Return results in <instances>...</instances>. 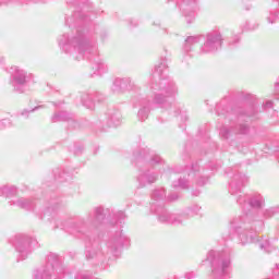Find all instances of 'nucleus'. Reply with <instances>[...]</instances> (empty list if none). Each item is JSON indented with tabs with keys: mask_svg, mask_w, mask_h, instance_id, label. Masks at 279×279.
<instances>
[{
	"mask_svg": "<svg viewBox=\"0 0 279 279\" xmlns=\"http://www.w3.org/2000/svg\"><path fill=\"white\" fill-rule=\"evenodd\" d=\"M69 8H74V14L72 17L65 19V25L74 27V34H63L59 37V47L64 53L73 56L75 60H84V58H90L92 56V69L94 75H104L108 73V64L102 61L98 56L97 39L93 37V34L88 29L80 26V23L84 21L83 12H88L93 4L88 0H69Z\"/></svg>",
	"mask_w": 279,
	"mask_h": 279,
	"instance_id": "nucleus-1",
	"label": "nucleus"
},
{
	"mask_svg": "<svg viewBox=\"0 0 279 279\" xmlns=\"http://www.w3.org/2000/svg\"><path fill=\"white\" fill-rule=\"evenodd\" d=\"M167 59H161L153 72V81L148 84V95L137 97L135 105L140 106L137 112L138 121H147L149 119V112H151V104L159 106L171 114L178 117L182 114V109L177 104H170L167 101L169 97H175L178 95V86L175 82L169 76H165L167 72Z\"/></svg>",
	"mask_w": 279,
	"mask_h": 279,
	"instance_id": "nucleus-2",
	"label": "nucleus"
},
{
	"mask_svg": "<svg viewBox=\"0 0 279 279\" xmlns=\"http://www.w3.org/2000/svg\"><path fill=\"white\" fill-rule=\"evenodd\" d=\"M56 210L49 207L44 211L43 219L47 221H56V223H61L60 228L69 232V234H77L78 236H86L88 232H92L94 228L99 226L106 215L104 214V207H96L94 211H90L86 218H80L76 221L65 220L64 222L56 219Z\"/></svg>",
	"mask_w": 279,
	"mask_h": 279,
	"instance_id": "nucleus-3",
	"label": "nucleus"
},
{
	"mask_svg": "<svg viewBox=\"0 0 279 279\" xmlns=\"http://www.w3.org/2000/svg\"><path fill=\"white\" fill-rule=\"evenodd\" d=\"M234 232H236L241 245H250L256 241V233L252 229V217L247 214L230 221L223 233L225 239H233Z\"/></svg>",
	"mask_w": 279,
	"mask_h": 279,
	"instance_id": "nucleus-4",
	"label": "nucleus"
},
{
	"mask_svg": "<svg viewBox=\"0 0 279 279\" xmlns=\"http://www.w3.org/2000/svg\"><path fill=\"white\" fill-rule=\"evenodd\" d=\"M207 260L211 265V274L214 279H229L230 278V251H209Z\"/></svg>",
	"mask_w": 279,
	"mask_h": 279,
	"instance_id": "nucleus-5",
	"label": "nucleus"
},
{
	"mask_svg": "<svg viewBox=\"0 0 279 279\" xmlns=\"http://www.w3.org/2000/svg\"><path fill=\"white\" fill-rule=\"evenodd\" d=\"M66 274V267L64 264L60 263L58 255L51 253L47 257V263L41 266L34 274L35 279H51V278H62Z\"/></svg>",
	"mask_w": 279,
	"mask_h": 279,
	"instance_id": "nucleus-6",
	"label": "nucleus"
},
{
	"mask_svg": "<svg viewBox=\"0 0 279 279\" xmlns=\"http://www.w3.org/2000/svg\"><path fill=\"white\" fill-rule=\"evenodd\" d=\"M36 245V240L29 238L25 234H17L14 238L13 246L15 252H17V262L25 260L29 254H32V250Z\"/></svg>",
	"mask_w": 279,
	"mask_h": 279,
	"instance_id": "nucleus-7",
	"label": "nucleus"
},
{
	"mask_svg": "<svg viewBox=\"0 0 279 279\" xmlns=\"http://www.w3.org/2000/svg\"><path fill=\"white\" fill-rule=\"evenodd\" d=\"M11 73V84L16 93H23L25 85L29 80V75H27V71L13 65L10 69Z\"/></svg>",
	"mask_w": 279,
	"mask_h": 279,
	"instance_id": "nucleus-8",
	"label": "nucleus"
},
{
	"mask_svg": "<svg viewBox=\"0 0 279 279\" xmlns=\"http://www.w3.org/2000/svg\"><path fill=\"white\" fill-rule=\"evenodd\" d=\"M223 45L221 33L215 31L207 34L206 41L201 48L202 53H215Z\"/></svg>",
	"mask_w": 279,
	"mask_h": 279,
	"instance_id": "nucleus-9",
	"label": "nucleus"
},
{
	"mask_svg": "<svg viewBox=\"0 0 279 279\" xmlns=\"http://www.w3.org/2000/svg\"><path fill=\"white\" fill-rule=\"evenodd\" d=\"M128 243H130L128 235L123 234V231H118L114 236L107 242L108 254L117 258L119 256V250H121L123 245H128Z\"/></svg>",
	"mask_w": 279,
	"mask_h": 279,
	"instance_id": "nucleus-10",
	"label": "nucleus"
},
{
	"mask_svg": "<svg viewBox=\"0 0 279 279\" xmlns=\"http://www.w3.org/2000/svg\"><path fill=\"white\" fill-rule=\"evenodd\" d=\"M236 203L243 208L250 206L251 208H263L265 206V198L260 194H240L236 198Z\"/></svg>",
	"mask_w": 279,
	"mask_h": 279,
	"instance_id": "nucleus-11",
	"label": "nucleus"
},
{
	"mask_svg": "<svg viewBox=\"0 0 279 279\" xmlns=\"http://www.w3.org/2000/svg\"><path fill=\"white\" fill-rule=\"evenodd\" d=\"M112 93H124V90H132L133 93H138L141 90V87L136 85V83L130 78H116L113 81V84L111 86Z\"/></svg>",
	"mask_w": 279,
	"mask_h": 279,
	"instance_id": "nucleus-12",
	"label": "nucleus"
},
{
	"mask_svg": "<svg viewBox=\"0 0 279 279\" xmlns=\"http://www.w3.org/2000/svg\"><path fill=\"white\" fill-rule=\"evenodd\" d=\"M133 160H145L148 165H165L162 157L156 155L149 148H141L137 153H133Z\"/></svg>",
	"mask_w": 279,
	"mask_h": 279,
	"instance_id": "nucleus-13",
	"label": "nucleus"
},
{
	"mask_svg": "<svg viewBox=\"0 0 279 279\" xmlns=\"http://www.w3.org/2000/svg\"><path fill=\"white\" fill-rule=\"evenodd\" d=\"M208 170L199 167V163L195 162L192 165L189 172L190 180H194L197 186H204L208 182Z\"/></svg>",
	"mask_w": 279,
	"mask_h": 279,
	"instance_id": "nucleus-14",
	"label": "nucleus"
},
{
	"mask_svg": "<svg viewBox=\"0 0 279 279\" xmlns=\"http://www.w3.org/2000/svg\"><path fill=\"white\" fill-rule=\"evenodd\" d=\"M93 98L95 99V101H98V104H101V101L106 100V96H104V94L96 92L94 94H86V93H81L78 95V99L81 100L82 106H84V108H87V110H95V101L93 100Z\"/></svg>",
	"mask_w": 279,
	"mask_h": 279,
	"instance_id": "nucleus-15",
	"label": "nucleus"
},
{
	"mask_svg": "<svg viewBox=\"0 0 279 279\" xmlns=\"http://www.w3.org/2000/svg\"><path fill=\"white\" fill-rule=\"evenodd\" d=\"M159 174L154 169H148L141 171L137 175V182L141 186V189H144V186H149V184H155V182L158 181Z\"/></svg>",
	"mask_w": 279,
	"mask_h": 279,
	"instance_id": "nucleus-16",
	"label": "nucleus"
},
{
	"mask_svg": "<svg viewBox=\"0 0 279 279\" xmlns=\"http://www.w3.org/2000/svg\"><path fill=\"white\" fill-rule=\"evenodd\" d=\"M150 213L153 215H156L157 220L159 223H170L171 217L173 214L169 213L167 208H165V205H156L154 204L153 207H150Z\"/></svg>",
	"mask_w": 279,
	"mask_h": 279,
	"instance_id": "nucleus-17",
	"label": "nucleus"
},
{
	"mask_svg": "<svg viewBox=\"0 0 279 279\" xmlns=\"http://www.w3.org/2000/svg\"><path fill=\"white\" fill-rule=\"evenodd\" d=\"M248 180L250 179L245 174H234L230 182L229 193L238 195V193H241V189L247 184Z\"/></svg>",
	"mask_w": 279,
	"mask_h": 279,
	"instance_id": "nucleus-18",
	"label": "nucleus"
},
{
	"mask_svg": "<svg viewBox=\"0 0 279 279\" xmlns=\"http://www.w3.org/2000/svg\"><path fill=\"white\" fill-rule=\"evenodd\" d=\"M62 121H68L71 130H75V128H77L78 125L77 121L73 119V116L66 111L54 112L53 116L51 117L52 123H60Z\"/></svg>",
	"mask_w": 279,
	"mask_h": 279,
	"instance_id": "nucleus-19",
	"label": "nucleus"
},
{
	"mask_svg": "<svg viewBox=\"0 0 279 279\" xmlns=\"http://www.w3.org/2000/svg\"><path fill=\"white\" fill-rule=\"evenodd\" d=\"M247 132H250V126H247L246 124H240L235 129H228L223 126L220 130V136H222V138H230L233 136V134H247Z\"/></svg>",
	"mask_w": 279,
	"mask_h": 279,
	"instance_id": "nucleus-20",
	"label": "nucleus"
},
{
	"mask_svg": "<svg viewBox=\"0 0 279 279\" xmlns=\"http://www.w3.org/2000/svg\"><path fill=\"white\" fill-rule=\"evenodd\" d=\"M150 208L155 206H165V201L167 199V190L165 187H157L153 191L151 195Z\"/></svg>",
	"mask_w": 279,
	"mask_h": 279,
	"instance_id": "nucleus-21",
	"label": "nucleus"
},
{
	"mask_svg": "<svg viewBox=\"0 0 279 279\" xmlns=\"http://www.w3.org/2000/svg\"><path fill=\"white\" fill-rule=\"evenodd\" d=\"M9 204L10 206H16L17 208H22V210H34V207L36 206L34 201H32V198H25V197L10 201Z\"/></svg>",
	"mask_w": 279,
	"mask_h": 279,
	"instance_id": "nucleus-22",
	"label": "nucleus"
},
{
	"mask_svg": "<svg viewBox=\"0 0 279 279\" xmlns=\"http://www.w3.org/2000/svg\"><path fill=\"white\" fill-rule=\"evenodd\" d=\"M107 124L109 128H119L121 125V111L117 109L109 110L107 113Z\"/></svg>",
	"mask_w": 279,
	"mask_h": 279,
	"instance_id": "nucleus-23",
	"label": "nucleus"
},
{
	"mask_svg": "<svg viewBox=\"0 0 279 279\" xmlns=\"http://www.w3.org/2000/svg\"><path fill=\"white\" fill-rule=\"evenodd\" d=\"M85 257L87 260H101L104 258V253L101 252V248L99 246L93 245L89 248H86L85 251Z\"/></svg>",
	"mask_w": 279,
	"mask_h": 279,
	"instance_id": "nucleus-24",
	"label": "nucleus"
},
{
	"mask_svg": "<svg viewBox=\"0 0 279 279\" xmlns=\"http://www.w3.org/2000/svg\"><path fill=\"white\" fill-rule=\"evenodd\" d=\"M202 40V36L199 35H195V36H189L183 45V50L189 53V51H192L193 47H195V45H199Z\"/></svg>",
	"mask_w": 279,
	"mask_h": 279,
	"instance_id": "nucleus-25",
	"label": "nucleus"
},
{
	"mask_svg": "<svg viewBox=\"0 0 279 279\" xmlns=\"http://www.w3.org/2000/svg\"><path fill=\"white\" fill-rule=\"evenodd\" d=\"M183 213H184V216L187 219H191L193 217H197V215H202V206H199L197 204L191 205L187 208H185L183 210Z\"/></svg>",
	"mask_w": 279,
	"mask_h": 279,
	"instance_id": "nucleus-26",
	"label": "nucleus"
},
{
	"mask_svg": "<svg viewBox=\"0 0 279 279\" xmlns=\"http://www.w3.org/2000/svg\"><path fill=\"white\" fill-rule=\"evenodd\" d=\"M278 3L276 7H274L268 15L266 16V21L267 23H269V25H274V23H278L279 22V0H277Z\"/></svg>",
	"mask_w": 279,
	"mask_h": 279,
	"instance_id": "nucleus-27",
	"label": "nucleus"
},
{
	"mask_svg": "<svg viewBox=\"0 0 279 279\" xmlns=\"http://www.w3.org/2000/svg\"><path fill=\"white\" fill-rule=\"evenodd\" d=\"M19 193V189L14 185H3L0 187L1 197H14Z\"/></svg>",
	"mask_w": 279,
	"mask_h": 279,
	"instance_id": "nucleus-28",
	"label": "nucleus"
},
{
	"mask_svg": "<svg viewBox=\"0 0 279 279\" xmlns=\"http://www.w3.org/2000/svg\"><path fill=\"white\" fill-rule=\"evenodd\" d=\"M186 216L184 215V211L181 214H172L171 219H170V226H182L186 221Z\"/></svg>",
	"mask_w": 279,
	"mask_h": 279,
	"instance_id": "nucleus-29",
	"label": "nucleus"
},
{
	"mask_svg": "<svg viewBox=\"0 0 279 279\" xmlns=\"http://www.w3.org/2000/svg\"><path fill=\"white\" fill-rule=\"evenodd\" d=\"M172 186H173V189L186 190V189H189V181L186 179H182V177H180L177 181L172 182Z\"/></svg>",
	"mask_w": 279,
	"mask_h": 279,
	"instance_id": "nucleus-30",
	"label": "nucleus"
},
{
	"mask_svg": "<svg viewBox=\"0 0 279 279\" xmlns=\"http://www.w3.org/2000/svg\"><path fill=\"white\" fill-rule=\"evenodd\" d=\"M259 247H260V250H264V252H266L267 254H271V252H274V250H276V247H274V245H271L269 240H265L264 242H260Z\"/></svg>",
	"mask_w": 279,
	"mask_h": 279,
	"instance_id": "nucleus-31",
	"label": "nucleus"
},
{
	"mask_svg": "<svg viewBox=\"0 0 279 279\" xmlns=\"http://www.w3.org/2000/svg\"><path fill=\"white\" fill-rule=\"evenodd\" d=\"M278 214H279V207H270L264 211V217L266 219H269L274 217V215H278Z\"/></svg>",
	"mask_w": 279,
	"mask_h": 279,
	"instance_id": "nucleus-32",
	"label": "nucleus"
},
{
	"mask_svg": "<svg viewBox=\"0 0 279 279\" xmlns=\"http://www.w3.org/2000/svg\"><path fill=\"white\" fill-rule=\"evenodd\" d=\"M5 128H12V120L11 119L0 120V130H3Z\"/></svg>",
	"mask_w": 279,
	"mask_h": 279,
	"instance_id": "nucleus-33",
	"label": "nucleus"
},
{
	"mask_svg": "<svg viewBox=\"0 0 279 279\" xmlns=\"http://www.w3.org/2000/svg\"><path fill=\"white\" fill-rule=\"evenodd\" d=\"M241 43V37L239 35L233 36L232 40L229 41V47H236Z\"/></svg>",
	"mask_w": 279,
	"mask_h": 279,
	"instance_id": "nucleus-34",
	"label": "nucleus"
},
{
	"mask_svg": "<svg viewBox=\"0 0 279 279\" xmlns=\"http://www.w3.org/2000/svg\"><path fill=\"white\" fill-rule=\"evenodd\" d=\"M74 279H90V276H88L86 272H76L74 275Z\"/></svg>",
	"mask_w": 279,
	"mask_h": 279,
	"instance_id": "nucleus-35",
	"label": "nucleus"
},
{
	"mask_svg": "<svg viewBox=\"0 0 279 279\" xmlns=\"http://www.w3.org/2000/svg\"><path fill=\"white\" fill-rule=\"evenodd\" d=\"M126 217H128V216H125V213H124V211H118V213L116 214V219H118V221H120V223H121V221H123V219H126Z\"/></svg>",
	"mask_w": 279,
	"mask_h": 279,
	"instance_id": "nucleus-36",
	"label": "nucleus"
},
{
	"mask_svg": "<svg viewBox=\"0 0 279 279\" xmlns=\"http://www.w3.org/2000/svg\"><path fill=\"white\" fill-rule=\"evenodd\" d=\"M271 108H274V101H271V100H267V101L263 105V109H264V110H269V109H271Z\"/></svg>",
	"mask_w": 279,
	"mask_h": 279,
	"instance_id": "nucleus-37",
	"label": "nucleus"
},
{
	"mask_svg": "<svg viewBox=\"0 0 279 279\" xmlns=\"http://www.w3.org/2000/svg\"><path fill=\"white\" fill-rule=\"evenodd\" d=\"M56 179L59 180V182L66 181V173L62 172V174L56 175Z\"/></svg>",
	"mask_w": 279,
	"mask_h": 279,
	"instance_id": "nucleus-38",
	"label": "nucleus"
},
{
	"mask_svg": "<svg viewBox=\"0 0 279 279\" xmlns=\"http://www.w3.org/2000/svg\"><path fill=\"white\" fill-rule=\"evenodd\" d=\"M178 197H180V196H178V194H170V195H168L167 199H168V202H175V199H178Z\"/></svg>",
	"mask_w": 279,
	"mask_h": 279,
	"instance_id": "nucleus-39",
	"label": "nucleus"
},
{
	"mask_svg": "<svg viewBox=\"0 0 279 279\" xmlns=\"http://www.w3.org/2000/svg\"><path fill=\"white\" fill-rule=\"evenodd\" d=\"M272 276H279V264H276L272 268Z\"/></svg>",
	"mask_w": 279,
	"mask_h": 279,
	"instance_id": "nucleus-40",
	"label": "nucleus"
},
{
	"mask_svg": "<svg viewBox=\"0 0 279 279\" xmlns=\"http://www.w3.org/2000/svg\"><path fill=\"white\" fill-rule=\"evenodd\" d=\"M184 278L185 279H193V278H195V272H187V274L184 275Z\"/></svg>",
	"mask_w": 279,
	"mask_h": 279,
	"instance_id": "nucleus-41",
	"label": "nucleus"
},
{
	"mask_svg": "<svg viewBox=\"0 0 279 279\" xmlns=\"http://www.w3.org/2000/svg\"><path fill=\"white\" fill-rule=\"evenodd\" d=\"M20 1H22V3H26V4H28V3H36L35 0H20Z\"/></svg>",
	"mask_w": 279,
	"mask_h": 279,
	"instance_id": "nucleus-42",
	"label": "nucleus"
},
{
	"mask_svg": "<svg viewBox=\"0 0 279 279\" xmlns=\"http://www.w3.org/2000/svg\"><path fill=\"white\" fill-rule=\"evenodd\" d=\"M10 3V0H0V5H8Z\"/></svg>",
	"mask_w": 279,
	"mask_h": 279,
	"instance_id": "nucleus-43",
	"label": "nucleus"
},
{
	"mask_svg": "<svg viewBox=\"0 0 279 279\" xmlns=\"http://www.w3.org/2000/svg\"><path fill=\"white\" fill-rule=\"evenodd\" d=\"M199 190H195L192 192V195H194V197H197L199 195Z\"/></svg>",
	"mask_w": 279,
	"mask_h": 279,
	"instance_id": "nucleus-44",
	"label": "nucleus"
},
{
	"mask_svg": "<svg viewBox=\"0 0 279 279\" xmlns=\"http://www.w3.org/2000/svg\"><path fill=\"white\" fill-rule=\"evenodd\" d=\"M80 153H82V148H81V147H76L75 150H74V154L77 155V154H80Z\"/></svg>",
	"mask_w": 279,
	"mask_h": 279,
	"instance_id": "nucleus-45",
	"label": "nucleus"
},
{
	"mask_svg": "<svg viewBox=\"0 0 279 279\" xmlns=\"http://www.w3.org/2000/svg\"><path fill=\"white\" fill-rule=\"evenodd\" d=\"M28 113H29V111L24 110V111H22V117H25V114H28Z\"/></svg>",
	"mask_w": 279,
	"mask_h": 279,
	"instance_id": "nucleus-46",
	"label": "nucleus"
},
{
	"mask_svg": "<svg viewBox=\"0 0 279 279\" xmlns=\"http://www.w3.org/2000/svg\"><path fill=\"white\" fill-rule=\"evenodd\" d=\"M246 114H247V117H254L255 111H252L251 113H246Z\"/></svg>",
	"mask_w": 279,
	"mask_h": 279,
	"instance_id": "nucleus-47",
	"label": "nucleus"
},
{
	"mask_svg": "<svg viewBox=\"0 0 279 279\" xmlns=\"http://www.w3.org/2000/svg\"><path fill=\"white\" fill-rule=\"evenodd\" d=\"M38 108H41V107L40 106L35 107L34 109L31 110V112H34V111L38 110Z\"/></svg>",
	"mask_w": 279,
	"mask_h": 279,
	"instance_id": "nucleus-48",
	"label": "nucleus"
},
{
	"mask_svg": "<svg viewBox=\"0 0 279 279\" xmlns=\"http://www.w3.org/2000/svg\"><path fill=\"white\" fill-rule=\"evenodd\" d=\"M54 106H60V104H54Z\"/></svg>",
	"mask_w": 279,
	"mask_h": 279,
	"instance_id": "nucleus-49",
	"label": "nucleus"
},
{
	"mask_svg": "<svg viewBox=\"0 0 279 279\" xmlns=\"http://www.w3.org/2000/svg\"><path fill=\"white\" fill-rule=\"evenodd\" d=\"M171 175H175V173H171Z\"/></svg>",
	"mask_w": 279,
	"mask_h": 279,
	"instance_id": "nucleus-50",
	"label": "nucleus"
},
{
	"mask_svg": "<svg viewBox=\"0 0 279 279\" xmlns=\"http://www.w3.org/2000/svg\"><path fill=\"white\" fill-rule=\"evenodd\" d=\"M184 119H186V116H184Z\"/></svg>",
	"mask_w": 279,
	"mask_h": 279,
	"instance_id": "nucleus-51",
	"label": "nucleus"
}]
</instances>
